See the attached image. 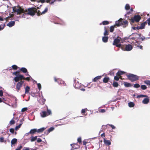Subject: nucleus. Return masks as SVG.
<instances>
[{
    "instance_id": "nucleus-1",
    "label": "nucleus",
    "mask_w": 150,
    "mask_h": 150,
    "mask_svg": "<svg viewBox=\"0 0 150 150\" xmlns=\"http://www.w3.org/2000/svg\"><path fill=\"white\" fill-rule=\"evenodd\" d=\"M25 15H29L31 16H33L35 13L37 12L36 8L35 7H31L25 10Z\"/></svg>"
},
{
    "instance_id": "nucleus-2",
    "label": "nucleus",
    "mask_w": 150,
    "mask_h": 150,
    "mask_svg": "<svg viewBox=\"0 0 150 150\" xmlns=\"http://www.w3.org/2000/svg\"><path fill=\"white\" fill-rule=\"evenodd\" d=\"M126 76L128 79L132 82L136 81L139 79V77L133 74H127Z\"/></svg>"
},
{
    "instance_id": "nucleus-3",
    "label": "nucleus",
    "mask_w": 150,
    "mask_h": 150,
    "mask_svg": "<svg viewBox=\"0 0 150 150\" xmlns=\"http://www.w3.org/2000/svg\"><path fill=\"white\" fill-rule=\"evenodd\" d=\"M141 18V17L139 15H135L134 16L133 18L132 17L130 19V23L132 24L133 23L134 21L137 22H139Z\"/></svg>"
},
{
    "instance_id": "nucleus-4",
    "label": "nucleus",
    "mask_w": 150,
    "mask_h": 150,
    "mask_svg": "<svg viewBox=\"0 0 150 150\" xmlns=\"http://www.w3.org/2000/svg\"><path fill=\"white\" fill-rule=\"evenodd\" d=\"M52 112L51 110L48 109L47 108V112L45 111H42L40 112V114L41 116L42 117H44L47 116L51 115Z\"/></svg>"
},
{
    "instance_id": "nucleus-5",
    "label": "nucleus",
    "mask_w": 150,
    "mask_h": 150,
    "mask_svg": "<svg viewBox=\"0 0 150 150\" xmlns=\"http://www.w3.org/2000/svg\"><path fill=\"white\" fill-rule=\"evenodd\" d=\"M14 12H17L18 14H20L23 13H25V10L22 9L21 7H19L18 8H17L16 7L13 8Z\"/></svg>"
},
{
    "instance_id": "nucleus-6",
    "label": "nucleus",
    "mask_w": 150,
    "mask_h": 150,
    "mask_svg": "<svg viewBox=\"0 0 150 150\" xmlns=\"http://www.w3.org/2000/svg\"><path fill=\"white\" fill-rule=\"evenodd\" d=\"M133 48V46L130 44L126 45L125 47L122 46V50L123 51H130Z\"/></svg>"
},
{
    "instance_id": "nucleus-7",
    "label": "nucleus",
    "mask_w": 150,
    "mask_h": 150,
    "mask_svg": "<svg viewBox=\"0 0 150 150\" xmlns=\"http://www.w3.org/2000/svg\"><path fill=\"white\" fill-rule=\"evenodd\" d=\"M24 82L23 81H21L18 82L16 85V90L17 92H18L21 88L22 87L23 84Z\"/></svg>"
},
{
    "instance_id": "nucleus-8",
    "label": "nucleus",
    "mask_w": 150,
    "mask_h": 150,
    "mask_svg": "<svg viewBox=\"0 0 150 150\" xmlns=\"http://www.w3.org/2000/svg\"><path fill=\"white\" fill-rule=\"evenodd\" d=\"M23 76L20 74L15 77L13 79L16 82H18L19 81H22V79L23 80Z\"/></svg>"
},
{
    "instance_id": "nucleus-9",
    "label": "nucleus",
    "mask_w": 150,
    "mask_h": 150,
    "mask_svg": "<svg viewBox=\"0 0 150 150\" xmlns=\"http://www.w3.org/2000/svg\"><path fill=\"white\" fill-rule=\"evenodd\" d=\"M121 39V38L118 37V38L115 39L114 40L113 45H115L119 43L120 42Z\"/></svg>"
},
{
    "instance_id": "nucleus-10",
    "label": "nucleus",
    "mask_w": 150,
    "mask_h": 150,
    "mask_svg": "<svg viewBox=\"0 0 150 150\" xmlns=\"http://www.w3.org/2000/svg\"><path fill=\"white\" fill-rule=\"evenodd\" d=\"M122 21V24L123 25L124 27H125L127 26L128 25V21L127 20H123L121 19Z\"/></svg>"
},
{
    "instance_id": "nucleus-11",
    "label": "nucleus",
    "mask_w": 150,
    "mask_h": 150,
    "mask_svg": "<svg viewBox=\"0 0 150 150\" xmlns=\"http://www.w3.org/2000/svg\"><path fill=\"white\" fill-rule=\"evenodd\" d=\"M122 23L121 19H120L119 20L115 21V24L114 25L119 27L121 25Z\"/></svg>"
},
{
    "instance_id": "nucleus-12",
    "label": "nucleus",
    "mask_w": 150,
    "mask_h": 150,
    "mask_svg": "<svg viewBox=\"0 0 150 150\" xmlns=\"http://www.w3.org/2000/svg\"><path fill=\"white\" fill-rule=\"evenodd\" d=\"M125 73L123 71H119L116 74V75L120 77V78H121L122 77L121 76L123 75Z\"/></svg>"
},
{
    "instance_id": "nucleus-13",
    "label": "nucleus",
    "mask_w": 150,
    "mask_h": 150,
    "mask_svg": "<svg viewBox=\"0 0 150 150\" xmlns=\"http://www.w3.org/2000/svg\"><path fill=\"white\" fill-rule=\"evenodd\" d=\"M24 119H22L21 120H20V123L18 126H16L15 128V129L16 130H17L18 129L21 127V125L23 123V121H24Z\"/></svg>"
},
{
    "instance_id": "nucleus-14",
    "label": "nucleus",
    "mask_w": 150,
    "mask_h": 150,
    "mask_svg": "<svg viewBox=\"0 0 150 150\" xmlns=\"http://www.w3.org/2000/svg\"><path fill=\"white\" fill-rule=\"evenodd\" d=\"M15 24V22L14 21H11L9 22L7 24V25L9 27H11L14 26Z\"/></svg>"
},
{
    "instance_id": "nucleus-15",
    "label": "nucleus",
    "mask_w": 150,
    "mask_h": 150,
    "mask_svg": "<svg viewBox=\"0 0 150 150\" xmlns=\"http://www.w3.org/2000/svg\"><path fill=\"white\" fill-rule=\"evenodd\" d=\"M103 141L104 144L107 145L109 146L111 144V142L109 140H106L104 138H103Z\"/></svg>"
},
{
    "instance_id": "nucleus-16",
    "label": "nucleus",
    "mask_w": 150,
    "mask_h": 150,
    "mask_svg": "<svg viewBox=\"0 0 150 150\" xmlns=\"http://www.w3.org/2000/svg\"><path fill=\"white\" fill-rule=\"evenodd\" d=\"M149 99L146 98L144 99L142 101V103L144 104H147L149 103Z\"/></svg>"
},
{
    "instance_id": "nucleus-17",
    "label": "nucleus",
    "mask_w": 150,
    "mask_h": 150,
    "mask_svg": "<svg viewBox=\"0 0 150 150\" xmlns=\"http://www.w3.org/2000/svg\"><path fill=\"white\" fill-rule=\"evenodd\" d=\"M54 129V128L53 127H51L47 131V133H46L47 135L50 132L52 131ZM45 133H46V131L45 132Z\"/></svg>"
},
{
    "instance_id": "nucleus-18",
    "label": "nucleus",
    "mask_w": 150,
    "mask_h": 150,
    "mask_svg": "<svg viewBox=\"0 0 150 150\" xmlns=\"http://www.w3.org/2000/svg\"><path fill=\"white\" fill-rule=\"evenodd\" d=\"M17 140L16 139H13L11 141V145H14L15 144H17Z\"/></svg>"
},
{
    "instance_id": "nucleus-19",
    "label": "nucleus",
    "mask_w": 150,
    "mask_h": 150,
    "mask_svg": "<svg viewBox=\"0 0 150 150\" xmlns=\"http://www.w3.org/2000/svg\"><path fill=\"white\" fill-rule=\"evenodd\" d=\"M101 77V76H98L93 79V82H96L97 81L100 79Z\"/></svg>"
},
{
    "instance_id": "nucleus-20",
    "label": "nucleus",
    "mask_w": 150,
    "mask_h": 150,
    "mask_svg": "<svg viewBox=\"0 0 150 150\" xmlns=\"http://www.w3.org/2000/svg\"><path fill=\"white\" fill-rule=\"evenodd\" d=\"M37 137H38L37 136H35V137H33V136H31L30 138L31 142H33L35 141L37 139Z\"/></svg>"
},
{
    "instance_id": "nucleus-21",
    "label": "nucleus",
    "mask_w": 150,
    "mask_h": 150,
    "mask_svg": "<svg viewBox=\"0 0 150 150\" xmlns=\"http://www.w3.org/2000/svg\"><path fill=\"white\" fill-rule=\"evenodd\" d=\"M36 132H37V129H31L29 132V133L31 134H33Z\"/></svg>"
},
{
    "instance_id": "nucleus-22",
    "label": "nucleus",
    "mask_w": 150,
    "mask_h": 150,
    "mask_svg": "<svg viewBox=\"0 0 150 150\" xmlns=\"http://www.w3.org/2000/svg\"><path fill=\"white\" fill-rule=\"evenodd\" d=\"M108 37L104 36L102 38V41L104 42H107L108 41Z\"/></svg>"
},
{
    "instance_id": "nucleus-23",
    "label": "nucleus",
    "mask_w": 150,
    "mask_h": 150,
    "mask_svg": "<svg viewBox=\"0 0 150 150\" xmlns=\"http://www.w3.org/2000/svg\"><path fill=\"white\" fill-rule=\"evenodd\" d=\"M20 70L23 73H26L27 72V69L25 67H22L20 69Z\"/></svg>"
},
{
    "instance_id": "nucleus-24",
    "label": "nucleus",
    "mask_w": 150,
    "mask_h": 150,
    "mask_svg": "<svg viewBox=\"0 0 150 150\" xmlns=\"http://www.w3.org/2000/svg\"><path fill=\"white\" fill-rule=\"evenodd\" d=\"M45 128L42 127L40 129H37V132L38 133H41L45 129Z\"/></svg>"
},
{
    "instance_id": "nucleus-25",
    "label": "nucleus",
    "mask_w": 150,
    "mask_h": 150,
    "mask_svg": "<svg viewBox=\"0 0 150 150\" xmlns=\"http://www.w3.org/2000/svg\"><path fill=\"white\" fill-rule=\"evenodd\" d=\"M112 85L114 87L116 88L117 87L119 86V84L118 83L115 81L113 82Z\"/></svg>"
},
{
    "instance_id": "nucleus-26",
    "label": "nucleus",
    "mask_w": 150,
    "mask_h": 150,
    "mask_svg": "<svg viewBox=\"0 0 150 150\" xmlns=\"http://www.w3.org/2000/svg\"><path fill=\"white\" fill-rule=\"evenodd\" d=\"M109 77H105L103 79V82L105 83H107L109 81Z\"/></svg>"
},
{
    "instance_id": "nucleus-27",
    "label": "nucleus",
    "mask_w": 150,
    "mask_h": 150,
    "mask_svg": "<svg viewBox=\"0 0 150 150\" xmlns=\"http://www.w3.org/2000/svg\"><path fill=\"white\" fill-rule=\"evenodd\" d=\"M5 142L6 143V141L5 140L4 138L3 137H0V143Z\"/></svg>"
},
{
    "instance_id": "nucleus-28",
    "label": "nucleus",
    "mask_w": 150,
    "mask_h": 150,
    "mask_svg": "<svg viewBox=\"0 0 150 150\" xmlns=\"http://www.w3.org/2000/svg\"><path fill=\"white\" fill-rule=\"evenodd\" d=\"M128 106L129 107L131 108L134 107L135 105L134 103L132 102H129L128 103Z\"/></svg>"
},
{
    "instance_id": "nucleus-29",
    "label": "nucleus",
    "mask_w": 150,
    "mask_h": 150,
    "mask_svg": "<svg viewBox=\"0 0 150 150\" xmlns=\"http://www.w3.org/2000/svg\"><path fill=\"white\" fill-rule=\"evenodd\" d=\"M124 86L126 87H130L131 86V84L130 83L125 82L124 83Z\"/></svg>"
},
{
    "instance_id": "nucleus-30",
    "label": "nucleus",
    "mask_w": 150,
    "mask_h": 150,
    "mask_svg": "<svg viewBox=\"0 0 150 150\" xmlns=\"http://www.w3.org/2000/svg\"><path fill=\"white\" fill-rule=\"evenodd\" d=\"M30 89V87L28 86H27L25 88V93H28L29 92Z\"/></svg>"
},
{
    "instance_id": "nucleus-31",
    "label": "nucleus",
    "mask_w": 150,
    "mask_h": 150,
    "mask_svg": "<svg viewBox=\"0 0 150 150\" xmlns=\"http://www.w3.org/2000/svg\"><path fill=\"white\" fill-rule=\"evenodd\" d=\"M115 27V26L114 25H112L110 27V32H113L114 30V28Z\"/></svg>"
},
{
    "instance_id": "nucleus-32",
    "label": "nucleus",
    "mask_w": 150,
    "mask_h": 150,
    "mask_svg": "<svg viewBox=\"0 0 150 150\" xmlns=\"http://www.w3.org/2000/svg\"><path fill=\"white\" fill-rule=\"evenodd\" d=\"M142 97H146L148 98V96H147L146 95H139L137 96V98H142Z\"/></svg>"
},
{
    "instance_id": "nucleus-33",
    "label": "nucleus",
    "mask_w": 150,
    "mask_h": 150,
    "mask_svg": "<svg viewBox=\"0 0 150 150\" xmlns=\"http://www.w3.org/2000/svg\"><path fill=\"white\" fill-rule=\"evenodd\" d=\"M20 71H16L15 72H13V74L15 75V76H17L19 74Z\"/></svg>"
},
{
    "instance_id": "nucleus-34",
    "label": "nucleus",
    "mask_w": 150,
    "mask_h": 150,
    "mask_svg": "<svg viewBox=\"0 0 150 150\" xmlns=\"http://www.w3.org/2000/svg\"><path fill=\"white\" fill-rule=\"evenodd\" d=\"M120 78H121L122 79V78H120V77L116 75V76H115L114 77V80L116 81H119Z\"/></svg>"
},
{
    "instance_id": "nucleus-35",
    "label": "nucleus",
    "mask_w": 150,
    "mask_h": 150,
    "mask_svg": "<svg viewBox=\"0 0 150 150\" xmlns=\"http://www.w3.org/2000/svg\"><path fill=\"white\" fill-rule=\"evenodd\" d=\"M144 83L146 85L150 86V81L149 80H145L144 81Z\"/></svg>"
},
{
    "instance_id": "nucleus-36",
    "label": "nucleus",
    "mask_w": 150,
    "mask_h": 150,
    "mask_svg": "<svg viewBox=\"0 0 150 150\" xmlns=\"http://www.w3.org/2000/svg\"><path fill=\"white\" fill-rule=\"evenodd\" d=\"M141 88L142 90H145L147 89V87L145 85H142L141 86Z\"/></svg>"
},
{
    "instance_id": "nucleus-37",
    "label": "nucleus",
    "mask_w": 150,
    "mask_h": 150,
    "mask_svg": "<svg viewBox=\"0 0 150 150\" xmlns=\"http://www.w3.org/2000/svg\"><path fill=\"white\" fill-rule=\"evenodd\" d=\"M12 68L13 69L15 70H16L18 69V67L16 65H13L12 66Z\"/></svg>"
},
{
    "instance_id": "nucleus-38",
    "label": "nucleus",
    "mask_w": 150,
    "mask_h": 150,
    "mask_svg": "<svg viewBox=\"0 0 150 150\" xmlns=\"http://www.w3.org/2000/svg\"><path fill=\"white\" fill-rule=\"evenodd\" d=\"M145 26V23H143L141 24V26L140 27L142 29H143L144 28V27Z\"/></svg>"
},
{
    "instance_id": "nucleus-39",
    "label": "nucleus",
    "mask_w": 150,
    "mask_h": 150,
    "mask_svg": "<svg viewBox=\"0 0 150 150\" xmlns=\"http://www.w3.org/2000/svg\"><path fill=\"white\" fill-rule=\"evenodd\" d=\"M102 24L103 25H108L109 24V22L108 21H104L102 22Z\"/></svg>"
},
{
    "instance_id": "nucleus-40",
    "label": "nucleus",
    "mask_w": 150,
    "mask_h": 150,
    "mask_svg": "<svg viewBox=\"0 0 150 150\" xmlns=\"http://www.w3.org/2000/svg\"><path fill=\"white\" fill-rule=\"evenodd\" d=\"M80 84H79V82H78L77 83H76V84L74 85V86L75 88H78L80 87Z\"/></svg>"
},
{
    "instance_id": "nucleus-41",
    "label": "nucleus",
    "mask_w": 150,
    "mask_h": 150,
    "mask_svg": "<svg viewBox=\"0 0 150 150\" xmlns=\"http://www.w3.org/2000/svg\"><path fill=\"white\" fill-rule=\"evenodd\" d=\"M125 9L126 10H129L130 9V6L129 4H127L125 6Z\"/></svg>"
},
{
    "instance_id": "nucleus-42",
    "label": "nucleus",
    "mask_w": 150,
    "mask_h": 150,
    "mask_svg": "<svg viewBox=\"0 0 150 150\" xmlns=\"http://www.w3.org/2000/svg\"><path fill=\"white\" fill-rule=\"evenodd\" d=\"M109 34V32L106 29H105V31L104 33V35L105 36L108 35Z\"/></svg>"
},
{
    "instance_id": "nucleus-43",
    "label": "nucleus",
    "mask_w": 150,
    "mask_h": 150,
    "mask_svg": "<svg viewBox=\"0 0 150 150\" xmlns=\"http://www.w3.org/2000/svg\"><path fill=\"white\" fill-rule=\"evenodd\" d=\"M48 11V8L47 7H46L45 9V10L43 11L42 12H41V14H44L45 13H46Z\"/></svg>"
},
{
    "instance_id": "nucleus-44",
    "label": "nucleus",
    "mask_w": 150,
    "mask_h": 150,
    "mask_svg": "<svg viewBox=\"0 0 150 150\" xmlns=\"http://www.w3.org/2000/svg\"><path fill=\"white\" fill-rule=\"evenodd\" d=\"M87 110V109L86 108L82 109L81 111V113L84 115V114L85 113L86 111Z\"/></svg>"
},
{
    "instance_id": "nucleus-45",
    "label": "nucleus",
    "mask_w": 150,
    "mask_h": 150,
    "mask_svg": "<svg viewBox=\"0 0 150 150\" xmlns=\"http://www.w3.org/2000/svg\"><path fill=\"white\" fill-rule=\"evenodd\" d=\"M9 18L8 17H7L6 18H4V19L3 18H2L1 17H0V21H3L4 20H6V21H8V18Z\"/></svg>"
},
{
    "instance_id": "nucleus-46",
    "label": "nucleus",
    "mask_w": 150,
    "mask_h": 150,
    "mask_svg": "<svg viewBox=\"0 0 150 150\" xmlns=\"http://www.w3.org/2000/svg\"><path fill=\"white\" fill-rule=\"evenodd\" d=\"M140 86L139 84L138 83L135 84L134 85V87L136 88H139Z\"/></svg>"
},
{
    "instance_id": "nucleus-47",
    "label": "nucleus",
    "mask_w": 150,
    "mask_h": 150,
    "mask_svg": "<svg viewBox=\"0 0 150 150\" xmlns=\"http://www.w3.org/2000/svg\"><path fill=\"white\" fill-rule=\"evenodd\" d=\"M15 122L14 120L13 119L11 120L10 122V125H13L15 124Z\"/></svg>"
},
{
    "instance_id": "nucleus-48",
    "label": "nucleus",
    "mask_w": 150,
    "mask_h": 150,
    "mask_svg": "<svg viewBox=\"0 0 150 150\" xmlns=\"http://www.w3.org/2000/svg\"><path fill=\"white\" fill-rule=\"evenodd\" d=\"M117 47H119V48H121L122 49V47L123 45H122L121 44H117L116 45H115Z\"/></svg>"
},
{
    "instance_id": "nucleus-49",
    "label": "nucleus",
    "mask_w": 150,
    "mask_h": 150,
    "mask_svg": "<svg viewBox=\"0 0 150 150\" xmlns=\"http://www.w3.org/2000/svg\"><path fill=\"white\" fill-rule=\"evenodd\" d=\"M78 142L80 144H81V137H79L78 139Z\"/></svg>"
},
{
    "instance_id": "nucleus-50",
    "label": "nucleus",
    "mask_w": 150,
    "mask_h": 150,
    "mask_svg": "<svg viewBox=\"0 0 150 150\" xmlns=\"http://www.w3.org/2000/svg\"><path fill=\"white\" fill-rule=\"evenodd\" d=\"M23 146L22 145H21L20 146L18 147L15 150H21Z\"/></svg>"
},
{
    "instance_id": "nucleus-51",
    "label": "nucleus",
    "mask_w": 150,
    "mask_h": 150,
    "mask_svg": "<svg viewBox=\"0 0 150 150\" xmlns=\"http://www.w3.org/2000/svg\"><path fill=\"white\" fill-rule=\"evenodd\" d=\"M23 80H25L29 81L30 80V77H29L25 78V77H24Z\"/></svg>"
},
{
    "instance_id": "nucleus-52",
    "label": "nucleus",
    "mask_w": 150,
    "mask_h": 150,
    "mask_svg": "<svg viewBox=\"0 0 150 150\" xmlns=\"http://www.w3.org/2000/svg\"><path fill=\"white\" fill-rule=\"evenodd\" d=\"M36 13H37L38 16H39L42 14H41V13L40 12V11H39V10L38 11H37V12Z\"/></svg>"
},
{
    "instance_id": "nucleus-53",
    "label": "nucleus",
    "mask_w": 150,
    "mask_h": 150,
    "mask_svg": "<svg viewBox=\"0 0 150 150\" xmlns=\"http://www.w3.org/2000/svg\"><path fill=\"white\" fill-rule=\"evenodd\" d=\"M133 11V9L132 8H131L130 9V11L129 12H127V14H129V13H132Z\"/></svg>"
},
{
    "instance_id": "nucleus-54",
    "label": "nucleus",
    "mask_w": 150,
    "mask_h": 150,
    "mask_svg": "<svg viewBox=\"0 0 150 150\" xmlns=\"http://www.w3.org/2000/svg\"><path fill=\"white\" fill-rule=\"evenodd\" d=\"M9 131L11 133H13L14 132V129L13 128H11L9 129Z\"/></svg>"
},
{
    "instance_id": "nucleus-55",
    "label": "nucleus",
    "mask_w": 150,
    "mask_h": 150,
    "mask_svg": "<svg viewBox=\"0 0 150 150\" xmlns=\"http://www.w3.org/2000/svg\"><path fill=\"white\" fill-rule=\"evenodd\" d=\"M27 109H28L27 108H23L22 109L21 111L22 112H25V111H26L27 110Z\"/></svg>"
},
{
    "instance_id": "nucleus-56",
    "label": "nucleus",
    "mask_w": 150,
    "mask_h": 150,
    "mask_svg": "<svg viewBox=\"0 0 150 150\" xmlns=\"http://www.w3.org/2000/svg\"><path fill=\"white\" fill-rule=\"evenodd\" d=\"M37 85L38 89L39 90H40L41 88V84L40 83H38Z\"/></svg>"
},
{
    "instance_id": "nucleus-57",
    "label": "nucleus",
    "mask_w": 150,
    "mask_h": 150,
    "mask_svg": "<svg viewBox=\"0 0 150 150\" xmlns=\"http://www.w3.org/2000/svg\"><path fill=\"white\" fill-rule=\"evenodd\" d=\"M37 142L40 143L42 141V140L40 138H39L37 139Z\"/></svg>"
},
{
    "instance_id": "nucleus-58",
    "label": "nucleus",
    "mask_w": 150,
    "mask_h": 150,
    "mask_svg": "<svg viewBox=\"0 0 150 150\" xmlns=\"http://www.w3.org/2000/svg\"><path fill=\"white\" fill-rule=\"evenodd\" d=\"M147 21L148 25H150V18L147 19Z\"/></svg>"
},
{
    "instance_id": "nucleus-59",
    "label": "nucleus",
    "mask_w": 150,
    "mask_h": 150,
    "mask_svg": "<svg viewBox=\"0 0 150 150\" xmlns=\"http://www.w3.org/2000/svg\"><path fill=\"white\" fill-rule=\"evenodd\" d=\"M100 112L102 113H104L105 112V110L104 109H101L100 110Z\"/></svg>"
},
{
    "instance_id": "nucleus-60",
    "label": "nucleus",
    "mask_w": 150,
    "mask_h": 150,
    "mask_svg": "<svg viewBox=\"0 0 150 150\" xmlns=\"http://www.w3.org/2000/svg\"><path fill=\"white\" fill-rule=\"evenodd\" d=\"M5 26V24H4L3 26V27H1V26L0 25V31L3 30Z\"/></svg>"
},
{
    "instance_id": "nucleus-61",
    "label": "nucleus",
    "mask_w": 150,
    "mask_h": 150,
    "mask_svg": "<svg viewBox=\"0 0 150 150\" xmlns=\"http://www.w3.org/2000/svg\"><path fill=\"white\" fill-rule=\"evenodd\" d=\"M3 95V92L2 90H0V96H2Z\"/></svg>"
},
{
    "instance_id": "nucleus-62",
    "label": "nucleus",
    "mask_w": 150,
    "mask_h": 150,
    "mask_svg": "<svg viewBox=\"0 0 150 150\" xmlns=\"http://www.w3.org/2000/svg\"><path fill=\"white\" fill-rule=\"evenodd\" d=\"M137 47H139L141 49L143 50V47L142 45H138L137 46Z\"/></svg>"
},
{
    "instance_id": "nucleus-63",
    "label": "nucleus",
    "mask_w": 150,
    "mask_h": 150,
    "mask_svg": "<svg viewBox=\"0 0 150 150\" xmlns=\"http://www.w3.org/2000/svg\"><path fill=\"white\" fill-rule=\"evenodd\" d=\"M110 126L112 127V129H115V127L114 126L112 125H110Z\"/></svg>"
},
{
    "instance_id": "nucleus-64",
    "label": "nucleus",
    "mask_w": 150,
    "mask_h": 150,
    "mask_svg": "<svg viewBox=\"0 0 150 150\" xmlns=\"http://www.w3.org/2000/svg\"><path fill=\"white\" fill-rule=\"evenodd\" d=\"M101 136L102 137L104 138V137H105V133H103L101 135Z\"/></svg>"
}]
</instances>
